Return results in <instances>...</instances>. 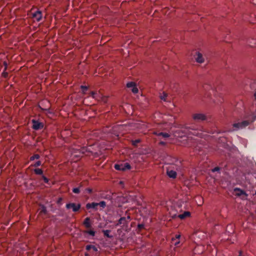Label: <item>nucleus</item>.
<instances>
[{"mask_svg":"<svg viewBox=\"0 0 256 256\" xmlns=\"http://www.w3.org/2000/svg\"><path fill=\"white\" fill-rule=\"evenodd\" d=\"M190 213L189 212H184L182 214H178V216L181 220L184 219L185 218L190 216Z\"/></svg>","mask_w":256,"mask_h":256,"instance_id":"nucleus-13","label":"nucleus"},{"mask_svg":"<svg viewBox=\"0 0 256 256\" xmlns=\"http://www.w3.org/2000/svg\"><path fill=\"white\" fill-rule=\"evenodd\" d=\"M86 190L88 193V194H91L92 192V189L90 188H87L86 189Z\"/></svg>","mask_w":256,"mask_h":256,"instance_id":"nucleus-34","label":"nucleus"},{"mask_svg":"<svg viewBox=\"0 0 256 256\" xmlns=\"http://www.w3.org/2000/svg\"><path fill=\"white\" fill-rule=\"evenodd\" d=\"M110 230H103L102 232L104 234V236L107 238H112V236L110 235Z\"/></svg>","mask_w":256,"mask_h":256,"instance_id":"nucleus-17","label":"nucleus"},{"mask_svg":"<svg viewBox=\"0 0 256 256\" xmlns=\"http://www.w3.org/2000/svg\"><path fill=\"white\" fill-rule=\"evenodd\" d=\"M85 233L88 234L91 236H94L95 235V232L92 230H86L84 232Z\"/></svg>","mask_w":256,"mask_h":256,"instance_id":"nucleus-22","label":"nucleus"},{"mask_svg":"<svg viewBox=\"0 0 256 256\" xmlns=\"http://www.w3.org/2000/svg\"><path fill=\"white\" fill-rule=\"evenodd\" d=\"M84 256H90V254H89L88 253L86 252V253L84 254Z\"/></svg>","mask_w":256,"mask_h":256,"instance_id":"nucleus-43","label":"nucleus"},{"mask_svg":"<svg viewBox=\"0 0 256 256\" xmlns=\"http://www.w3.org/2000/svg\"><path fill=\"white\" fill-rule=\"evenodd\" d=\"M1 168V166H0V169Z\"/></svg>","mask_w":256,"mask_h":256,"instance_id":"nucleus-47","label":"nucleus"},{"mask_svg":"<svg viewBox=\"0 0 256 256\" xmlns=\"http://www.w3.org/2000/svg\"><path fill=\"white\" fill-rule=\"evenodd\" d=\"M34 171L38 175H42L43 174V171L40 168H35Z\"/></svg>","mask_w":256,"mask_h":256,"instance_id":"nucleus-18","label":"nucleus"},{"mask_svg":"<svg viewBox=\"0 0 256 256\" xmlns=\"http://www.w3.org/2000/svg\"><path fill=\"white\" fill-rule=\"evenodd\" d=\"M80 88L83 92H85L88 90V87L85 86H82Z\"/></svg>","mask_w":256,"mask_h":256,"instance_id":"nucleus-28","label":"nucleus"},{"mask_svg":"<svg viewBox=\"0 0 256 256\" xmlns=\"http://www.w3.org/2000/svg\"><path fill=\"white\" fill-rule=\"evenodd\" d=\"M87 210L93 209L94 210H97L98 208V202H92V203H88L86 206Z\"/></svg>","mask_w":256,"mask_h":256,"instance_id":"nucleus-9","label":"nucleus"},{"mask_svg":"<svg viewBox=\"0 0 256 256\" xmlns=\"http://www.w3.org/2000/svg\"><path fill=\"white\" fill-rule=\"evenodd\" d=\"M72 192L75 194H79L80 192V188H74L72 189Z\"/></svg>","mask_w":256,"mask_h":256,"instance_id":"nucleus-26","label":"nucleus"},{"mask_svg":"<svg viewBox=\"0 0 256 256\" xmlns=\"http://www.w3.org/2000/svg\"><path fill=\"white\" fill-rule=\"evenodd\" d=\"M180 234L176 235L174 238H172V242H174L176 240H178L180 239Z\"/></svg>","mask_w":256,"mask_h":256,"instance_id":"nucleus-27","label":"nucleus"},{"mask_svg":"<svg viewBox=\"0 0 256 256\" xmlns=\"http://www.w3.org/2000/svg\"><path fill=\"white\" fill-rule=\"evenodd\" d=\"M160 144L161 145H165L166 142H160Z\"/></svg>","mask_w":256,"mask_h":256,"instance_id":"nucleus-42","label":"nucleus"},{"mask_svg":"<svg viewBox=\"0 0 256 256\" xmlns=\"http://www.w3.org/2000/svg\"><path fill=\"white\" fill-rule=\"evenodd\" d=\"M163 96H160V98L162 100H164V101H166V98L167 96V94L166 93L164 92Z\"/></svg>","mask_w":256,"mask_h":256,"instance_id":"nucleus-29","label":"nucleus"},{"mask_svg":"<svg viewBox=\"0 0 256 256\" xmlns=\"http://www.w3.org/2000/svg\"><path fill=\"white\" fill-rule=\"evenodd\" d=\"M126 86L128 88H132V90L134 94L138 92V89L136 87V84L134 82H129L126 84Z\"/></svg>","mask_w":256,"mask_h":256,"instance_id":"nucleus-10","label":"nucleus"},{"mask_svg":"<svg viewBox=\"0 0 256 256\" xmlns=\"http://www.w3.org/2000/svg\"><path fill=\"white\" fill-rule=\"evenodd\" d=\"M114 168L116 170L125 171L127 170H130L131 166L128 163L126 162L123 164H116L114 165Z\"/></svg>","mask_w":256,"mask_h":256,"instance_id":"nucleus-4","label":"nucleus"},{"mask_svg":"<svg viewBox=\"0 0 256 256\" xmlns=\"http://www.w3.org/2000/svg\"><path fill=\"white\" fill-rule=\"evenodd\" d=\"M170 215L172 218H178V215L176 213L172 214V212H170Z\"/></svg>","mask_w":256,"mask_h":256,"instance_id":"nucleus-30","label":"nucleus"},{"mask_svg":"<svg viewBox=\"0 0 256 256\" xmlns=\"http://www.w3.org/2000/svg\"><path fill=\"white\" fill-rule=\"evenodd\" d=\"M192 118L196 122H200L206 120V116L203 114L197 113L193 114Z\"/></svg>","mask_w":256,"mask_h":256,"instance_id":"nucleus-5","label":"nucleus"},{"mask_svg":"<svg viewBox=\"0 0 256 256\" xmlns=\"http://www.w3.org/2000/svg\"><path fill=\"white\" fill-rule=\"evenodd\" d=\"M96 94V93L95 92H91V96L92 97V98H95V95Z\"/></svg>","mask_w":256,"mask_h":256,"instance_id":"nucleus-37","label":"nucleus"},{"mask_svg":"<svg viewBox=\"0 0 256 256\" xmlns=\"http://www.w3.org/2000/svg\"><path fill=\"white\" fill-rule=\"evenodd\" d=\"M32 128L34 130H38L42 129L44 127V124L42 122H40L36 120H32Z\"/></svg>","mask_w":256,"mask_h":256,"instance_id":"nucleus-7","label":"nucleus"},{"mask_svg":"<svg viewBox=\"0 0 256 256\" xmlns=\"http://www.w3.org/2000/svg\"><path fill=\"white\" fill-rule=\"evenodd\" d=\"M180 242L179 240H177L175 242H174V246H178V245L180 244Z\"/></svg>","mask_w":256,"mask_h":256,"instance_id":"nucleus-36","label":"nucleus"},{"mask_svg":"<svg viewBox=\"0 0 256 256\" xmlns=\"http://www.w3.org/2000/svg\"><path fill=\"white\" fill-rule=\"evenodd\" d=\"M41 164H42L41 161L38 160V161L36 162L34 164H33L32 166L36 168V167L40 166Z\"/></svg>","mask_w":256,"mask_h":256,"instance_id":"nucleus-25","label":"nucleus"},{"mask_svg":"<svg viewBox=\"0 0 256 256\" xmlns=\"http://www.w3.org/2000/svg\"><path fill=\"white\" fill-rule=\"evenodd\" d=\"M144 228V225L142 224H138V230H141Z\"/></svg>","mask_w":256,"mask_h":256,"instance_id":"nucleus-31","label":"nucleus"},{"mask_svg":"<svg viewBox=\"0 0 256 256\" xmlns=\"http://www.w3.org/2000/svg\"><path fill=\"white\" fill-rule=\"evenodd\" d=\"M249 45H250V46H252L250 44H249Z\"/></svg>","mask_w":256,"mask_h":256,"instance_id":"nucleus-46","label":"nucleus"},{"mask_svg":"<svg viewBox=\"0 0 256 256\" xmlns=\"http://www.w3.org/2000/svg\"><path fill=\"white\" fill-rule=\"evenodd\" d=\"M254 97L255 100H256V92L254 94Z\"/></svg>","mask_w":256,"mask_h":256,"instance_id":"nucleus-44","label":"nucleus"},{"mask_svg":"<svg viewBox=\"0 0 256 256\" xmlns=\"http://www.w3.org/2000/svg\"><path fill=\"white\" fill-rule=\"evenodd\" d=\"M182 131L186 135L192 134L194 136H199L200 134L197 129L195 128L193 126H186L184 128Z\"/></svg>","mask_w":256,"mask_h":256,"instance_id":"nucleus-2","label":"nucleus"},{"mask_svg":"<svg viewBox=\"0 0 256 256\" xmlns=\"http://www.w3.org/2000/svg\"><path fill=\"white\" fill-rule=\"evenodd\" d=\"M40 158V156L38 154H34L30 158V160H38Z\"/></svg>","mask_w":256,"mask_h":256,"instance_id":"nucleus-19","label":"nucleus"},{"mask_svg":"<svg viewBox=\"0 0 256 256\" xmlns=\"http://www.w3.org/2000/svg\"><path fill=\"white\" fill-rule=\"evenodd\" d=\"M175 162H178L180 164V162H179L178 160H175Z\"/></svg>","mask_w":256,"mask_h":256,"instance_id":"nucleus-45","label":"nucleus"},{"mask_svg":"<svg viewBox=\"0 0 256 256\" xmlns=\"http://www.w3.org/2000/svg\"><path fill=\"white\" fill-rule=\"evenodd\" d=\"M127 224L128 222L126 221V217H122L119 219L118 222L117 223L116 226H118L122 224Z\"/></svg>","mask_w":256,"mask_h":256,"instance_id":"nucleus-16","label":"nucleus"},{"mask_svg":"<svg viewBox=\"0 0 256 256\" xmlns=\"http://www.w3.org/2000/svg\"><path fill=\"white\" fill-rule=\"evenodd\" d=\"M98 204V206H100L102 208H104L106 206V202L104 201H101Z\"/></svg>","mask_w":256,"mask_h":256,"instance_id":"nucleus-20","label":"nucleus"},{"mask_svg":"<svg viewBox=\"0 0 256 256\" xmlns=\"http://www.w3.org/2000/svg\"><path fill=\"white\" fill-rule=\"evenodd\" d=\"M158 136H162V137L164 138H168L170 136V135L169 134H168V133L166 132H160L159 134H158Z\"/></svg>","mask_w":256,"mask_h":256,"instance_id":"nucleus-24","label":"nucleus"},{"mask_svg":"<svg viewBox=\"0 0 256 256\" xmlns=\"http://www.w3.org/2000/svg\"><path fill=\"white\" fill-rule=\"evenodd\" d=\"M238 256H246L245 255V254L242 251H240L239 252V254H238Z\"/></svg>","mask_w":256,"mask_h":256,"instance_id":"nucleus-35","label":"nucleus"},{"mask_svg":"<svg viewBox=\"0 0 256 256\" xmlns=\"http://www.w3.org/2000/svg\"><path fill=\"white\" fill-rule=\"evenodd\" d=\"M210 86H208V85H205L204 86V88L205 90H207L208 89V87H210Z\"/></svg>","mask_w":256,"mask_h":256,"instance_id":"nucleus-40","label":"nucleus"},{"mask_svg":"<svg viewBox=\"0 0 256 256\" xmlns=\"http://www.w3.org/2000/svg\"><path fill=\"white\" fill-rule=\"evenodd\" d=\"M220 168L218 166H216L212 170V172H219Z\"/></svg>","mask_w":256,"mask_h":256,"instance_id":"nucleus-32","label":"nucleus"},{"mask_svg":"<svg viewBox=\"0 0 256 256\" xmlns=\"http://www.w3.org/2000/svg\"><path fill=\"white\" fill-rule=\"evenodd\" d=\"M234 194L237 196L240 197L242 199L246 198L248 196L244 190L238 188H234Z\"/></svg>","mask_w":256,"mask_h":256,"instance_id":"nucleus-3","label":"nucleus"},{"mask_svg":"<svg viewBox=\"0 0 256 256\" xmlns=\"http://www.w3.org/2000/svg\"><path fill=\"white\" fill-rule=\"evenodd\" d=\"M166 174L169 178H176V176H177V174L176 171L172 170H170V168L167 169Z\"/></svg>","mask_w":256,"mask_h":256,"instance_id":"nucleus-11","label":"nucleus"},{"mask_svg":"<svg viewBox=\"0 0 256 256\" xmlns=\"http://www.w3.org/2000/svg\"><path fill=\"white\" fill-rule=\"evenodd\" d=\"M247 120L241 122L234 123L232 124L234 130H237L244 128L248 126L250 122H253L256 120V114L252 113L246 117Z\"/></svg>","mask_w":256,"mask_h":256,"instance_id":"nucleus-1","label":"nucleus"},{"mask_svg":"<svg viewBox=\"0 0 256 256\" xmlns=\"http://www.w3.org/2000/svg\"><path fill=\"white\" fill-rule=\"evenodd\" d=\"M140 142V139H137L134 140H132V144L134 146H138V144H139Z\"/></svg>","mask_w":256,"mask_h":256,"instance_id":"nucleus-21","label":"nucleus"},{"mask_svg":"<svg viewBox=\"0 0 256 256\" xmlns=\"http://www.w3.org/2000/svg\"><path fill=\"white\" fill-rule=\"evenodd\" d=\"M46 208L43 207V208H42V212H44V213H46Z\"/></svg>","mask_w":256,"mask_h":256,"instance_id":"nucleus-39","label":"nucleus"},{"mask_svg":"<svg viewBox=\"0 0 256 256\" xmlns=\"http://www.w3.org/2000/svg\"><path fill=\"white\" fill-rule=\"evenodd\" d=\"M255 85H256V84H250V88H255Z\"/></svg>","mask_w":256,"mask_h":256,"instance_id":"nucleus-41","label":"nucleus"},{"mask_svg":"<svg viewBox=\"0 0 256 256\" xmlns=\"http://www.w3.org/2000/svg\"><path fill=\"white\" fill-rule=\"evenodd\" d=\"M42 178L44 180V181L46 183H48V179L46 177L44 176H42Z\"/></svg>","mask_w":256,"mask_h":256,"instance_id":"nucleus-33","label":"nucleus"},{"mask_svg":"<svg viewBox=\"0 0 256 256\" xmlns=\"http://www.w3.org/2000/svg\"><path fill=\"white\" fill-rule=\"evenodd\" d=\"M66 206V208H72L73 212H76L80 209L81 205L80 204H76L75 203H69L67 204Z\"/></svg>","mask_w":256,"mask_h":256,"instance_id":"nucleus-6","label":"nucleus"},{"mask_svg":"<svg viewBox=\"0 0 256 256\" xmlns=\"http://www.w3.org/2000/svg\"><path fill=\"white\" fill-rule=\"evenodd\" d=\"M89 151L87 148L86 147H82L80 150V152L82 154H84L86 152Z\"/></svg>","mask_w":256,"mask_h":256,"instance_id":"nucleus-23","label":"nucleus"},{"mask_svg":"<svg viewBox=\"0 0 256 256\" xmlns=\"http://www.w3.org/2000/svg\"><path fill=\"white\" fill-rule=\"evenodd\" d=\"M32 16L37 22H40L42 18V14L40 10H37L31 14Z\"/></svg>","mask_w":256,"mask_h":256,"instance_id":"nucleus-8","label":"nucleus"},{"mask_svg":"<svg viewBox=\"0 0 256 256\" xmlns=\"http://www.w3.org/2000/svg\"><path fill=\"white\" fill-rule=\"evenodd\" d=\"M86 250L89 251L90 250H92L94 252H97L98 249L94 245H87L86 246Z\"/></svg>","mask_w":256,"mask_h":256,"instance_id":"nucleus-15","label":"nucleus"},{"mask_svg":"<svg viewBox=\"0 0 256 256\" xmlns=\"http://www.w3.org/2000/svg\"><path fill=\"white\" fill-rule=\"evenodd\" d=\"M196 62L198 63H202L204 62V58L202 56V54L199 52H197L196 57Z\"/></svg>","mask_w":256,"mask_h":256,"instance_id":"nucleus-12","label":"nucleus"},{"mask_svg":"<svg viewBox=\"0 0 256 256\" xmlns=\"http://www.w3.org/2000/svg\"><path fill=\"white\" fill-rule=\"evenodd\" d=\"M83 224L86 228H90L91 227L90 218L88 217L86 218L84 221Z\"/></svg>","mask_w":256,"mask_h":256,"instance_id":"nucleus-14","label":"nucleus"},{"mask_svg":"<svg viewBox=\"0 0 256 256\" xmlns=\"http://www.w3.org/2000/svg\"><path fill=\"white\" fill-rule=\"evenodd\" d=\"M126 221L128 223V222L130 220V216H128L127 217H126Z\"/></svg>","mask_w":256,"mask_h":256,"instance_id":"nucleus-38","label":"nucleus"}]
</instances>
